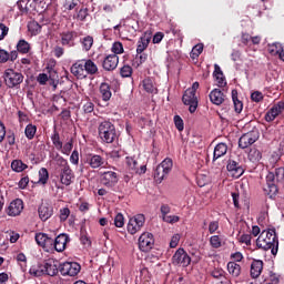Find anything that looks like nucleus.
<instances>
[{
  "label": "nucleus",
  "mask_w": 284,
  "mask_h": 284,
  "mask_svg": "<svg viewBox=\"0 0 284 284\" xmlns=\"http://www.w3.org/2000/svg\"><path fill=\"white\" fill-rule=\"evenodd\" d=\"M256 245L260 250H271L273 256L278 254V236H276V230L271 229L268 231H263L256 240Z\"/></svg>",
  "instance_id": "nucleus-1"
},
{
  "label": "nucleus",
  "mask_w": 284,
  "mask_h": 284,
  "mask_svg": "<svg viewBox=\"0 0 284 284\" xmlns=\"http://www.w3.org/2000/svg\"><path fill=\"white\" fill-rule=\"evenodd\" d=\"M98 132L103 143H114L116 141V128L110 121H103L98 126Z\"/></svg>",
  "instance_id": "nucleus-2"
},
{
  "label": "nucleus",
  "mask_w": 284,
  "mask_h": 284,
  "mask_svg": "<svg viewBox=\"0 0 284 284\" xmlns=\"http://www.w3.org/2000/svg\"><path fill=\"white\" fill-rule=\"evenodd\" d=\"M173 162L172 159L166 158L162 161L161 164H159L154 171V180L156 183H161L163 179H165L170 172H172Z\"/></svg>",
  "instance_id": "nucleus-3"
},
{
  "label": "nucleus",
  "mask_w": 284,
  "mask_h": 284,
  "mask_svg": "<svg viewBox=\"0 0 284 284\" xmlns=\"http://www.w3.org/2000/svg\"><path fill=\"white\" fill-rule=\"evenodd\" d=\"M4 83L7 88H17L23 83V74L14 71V69H7L4 71Z\"/></svg>",
  "instance_id": "nucleus-4"
},
{
  "label": "nucleus",
  "mask_w": 284,
  "mask_h": 284,
  "mask_svg": "<svg viewBox=\"0 0 284 284\" xmlns=\"http://www.w3.org/2000/svg\"><path fill=\"white\" fill-rule=\"evenodd\" d=\"M260 136H261V133L258 132V130H252L247 133H244L239 140V148H241L242 150H245L251 145H254V143L258 141Z\"/></svg>",
  "instance_id": "nucleus-5"
},
{
  "label": "nucleus",
  "mask_w": 284,
  "mask_h": 284,
  "mask_svg": "<svg viewBox=\"0 0 284 284\" xmlns=\"http://www.w3.org/2000/svg\"><path fill=\"white\" fill-rule=\"evenodd\" d=\"M59 272L62 276H77L81 272V264L77 262H64L59 265Z\"/></svg>",
  "instance_id": "nucleus-6"
},
{
  "label": "nucleus",
  "mask_w": 284,
  "mask_h": 284,
  "mask_svg": "<svg viewBox=\"0 0 284 284\" xmlns=\"http://www.w3.org/2000/svg\"><path fill=\"white\" fill-rule=\"evenodd\" d=\"M143 225H145V215L138 214L129 220L126 229L129 234H136V232H141Z\"/></svg>",
  "instance_id": "nucleus-7"
},
{
  "label": "nucleus",
  "mask_w": 284,
  "mask_h": 284,
  "mask_svg": "<svg viewBox=\"0 0 284 284\" xmlns=\"http://www.w3.org/2000/svg\"><path fill=\"white\" fill-rule=\"evenodd\" d=\"M172 263L173 265H181L182 267H187V265L192 263V257H190L184 248H179L172 257Z\"/></svg>",
  "instance_id": "nucleus-8"
},
{
  "label": "nucleus",
  "mask_w": 284,
  "mask_h": 284,
  "mask_svg": "<svg viewBox=\"0 0 284 284\" xmlns=\"http://www.w3.org/2000/svg\"><path fill=\"white\" fill-rule=\"evenodd\" d=\"M182 101L184 105H189V112L191 114H194L196 112V109L199 108V98L196 97V93H192V91H185Z\"/></svg>",
  "instance_id": "nucleus-9"
},
{
  "label": "nucleus",
  "mask_w": 284,
  "mask_h": 284,
  "mask_svg": "<svg viewBox=\"0 0 284 284\" xmlns=\"http://www.w3.org/2000/svg\"><path fill=\"white\" fill-rule=\"evenodd\" d=\"M84 163L90 165L92 170H100L101 168H105L108 165V162L105 161V158L99 155V154H89L87 155Z\"/></svg>",
  "instance_id": "nucleus-10"
},
{
  "label": "nucleus",
  "mask_w": 284,
  "mask_h": 284,
  "mask_svg": "<svg viewBox=\"0 0 284 284\" xmlns=\"http://www.w3.org/2000/svg\"><path fill=\"white\" fill-rule=\"evenodd\" d=\"M100 181L105 187H114L119 183V174L114 171H105L100 173Z\"/></svg>",
  "instance_id": "nucleus-11"
},
{
  "label": "nucleus",
  "mask_w": 284,
  "mask_h": 284,
  "mask_svg": "<svg viewBox=\"0 0 284 284\" xmlns=\"http://www.w3.org/2000/svg\"><path fill=\"white\" fill-rule=\"evenodd\" d=\"M139 247L141 252H150L154 247V235L152 233H142L139 237Z\"/></svg>",
  "instance_id": "nucleus-12"
},
{
  "label": "nucleus",
  "mask_w": 284,
  "mask_h": 284,
  "mask_svg": "<svg viewBox=\"0 0 284 284\" xmlns=\"http://www.w3.org/2000/svg\"><path fill=\"white\" fill-rule=\"evenodd\" d=\"M77 37H79V33L77 31H64L61 33V43L65 48H74L77 45Z\"/></svg>",
  "instance_id": "nucleus-13"
},
{
  "label": "nucleus",
  "mask_w": 284,
  "mask_h": 284,
  "mask_svg": "<svg viewBox=\"0 0 284 284\" xmlns=\"http://www.w3.org/2000/svg\"><path fill=\"white\" fill-rule=\"evenodd\" d=\"M118 65H119V55L116 54H109L102 61V68L106 72H112L113 70H116Z\"/></svg>",
  "instance_id": "nucleus-14"
},
{
  "label": "nucleus",
  "mask_w": 284,
  "mask_h": 284,
  "mask_svg": "<svg viewBox=\"0 0 284 284\" xmlns=\"http://www.w3.org/2000/svg\"><path fill=\"white\" fill-rule=\"evenodd\" d=\"M21 212H23V201L21 199L13 200L7 209L9 216H19Z\"/></svg>",
  "instance_id": "nucleus-15"
},
{
  "label": "nucleus",
  "mask_w": 284,
  "mask_h": 284,
  "mask_svg": "<svg viewBox=\"0 0 284 284\" xmlns=\"http://www.w3.org/2000/svg\"><path fill=\"white\" fill-rule=\"evenodd\" d=\"M227 172L234 176V179H239L243 176L245 170H243V166L240 165L239 162L234 160H229V163L226 165Z\"/></svg>",
  "instance_id": "nucleus-16"
},
{
  "label": "nucleus",
  "mask_w": 284,
  "mask_h": 284,
  "mask_svg": "<svg viewBox=\"0 0 284 284\" xmlns=\"http://www.w3.org/2000/svg\"><path fill=\"white\" fill-rule=\"evenodd\" d=\"M71 74L73 77H77V79H85V64L84 60H78L71 67Z\"/></svg>",
  "instance_id": "nucleus-17"
},
{
  "label": "nucleus",
  "mask_w": 284,
  "mask_h": 284,
  "mask_svg": "<svg viewBox=\"0 0 284 284\" xmlns=\"http://www.w3.org/2000/svg\"><path fill=\"white\" fill-rule=\"evenodd\" d=\"M74 180V172L70 166L64 169H60V182L62 185H72V181Z\"/></svg>",
  "instance_id": "nucleus-18"
},
{
  "label": "nucleus",
  "mask_w": 284,
  "mask_h": 284,
  "mask_svg": "<svg viewBox=\"0 0 284 284\" xmlns=\"http://www.w3.org/2000/svg\"><path fill=\"white\" fill-rule=\"evenodd\" d=\"M69 241L68 234H60L54 239L52 247H54L55 252H64Z\"/></svg>",
  "instance_id": "nucleus-19"
},
{
  "label": "nucleus",
  "mask_w": 284,
  "mask_h": 284,
  "mask_svg": "<svg viewBox=\"0 0 284 284\" xmlns=\"http://www.w3.org/2000/svg\"><path fill=\"white\" fill-rule=\"evenodd\" d=\"M36 242L40 245V247L52 248L54 245V240L45 233L36 234Z\"/></svg>",
  "instance_id": "nucleus-20"
},
{
  "label": "nucleus",
  "mask_w": 284,
  "mask_h": 284,
  "mask_svg": "<svg viewBox=\"0 0 284 284\" xmlns=\"http://www.w3.org/2000/svg\"><path fill=\"white\" fill-rule=\"evenodd\" d=\"M44 264V274L47 276H57L59 274V264L54 260H47Z\"/></svg>",
  "instance_id": "nucleus-21"
},
{
  "label": "nucleus",
  "mask_w": 284,
  "mask_h": 284,
  "mask_svg": "<svg viewBox=\"0 0 284 284\" xmlns=\"http://www.w3.org/2000/svg\"><path fill=\"white\" fill-rule=\"evenodd\" d=\"M210 101L214 105H223L225 102V93L221 91L220 89H213L210 94Z\"/></svg>",
  "instance_id": "nucleus-22"
},
{
  "label": "nucleus",
  "mask_w": 284,
  "mask_h": 284,
  "mask_svg": "<svg viewBox=\"0 0 284 284\" xmlns=\"http://www.w3.org/2000/svg\"><path fill=\"white\" fill-rule=\"evenodd\" d=\"M283 110H284V103L278 102L277 104H275L272 109H270L267 111V113L265 114V121L271 123V121H274V119H276V116H278V114H281V112H283Z\"/></svg>",
  "instance_id": "nucleus-23"
},
{
  "label": "nucleus",
  "mask_w": 284,
  "mask_h": 284,
  "mask_svg": "<svg viewBox=\"0 0 284 284\" xmlns=\"http://www.w3.org/2000/svg\"><path fill=\"white\" fill-rule=\"evenodd\" d=\"M227 154V145L225 142H220L215 145L213 151V163L214 161H217V159H221L222 156H225Z\"/></svg>",
  "instance_id": "nucleus-24"
},
{
  "label": "nucleus",
  "mask_w": 284,
  "mask_h": 284,
  "mask_svg": "<svg viewBox=\"0 0 284 284\" xmlns=\"http://www.w3.org/2000/svg\"><path fill=\"white\" fill-rule=\"evenodd\" d=\"M213 77H215L217 88H225V85H227V82L225 81V75H223V71L221 70V67H219V64L214 65Z\"/></svg>",
  "instance_id": "nucleus-25"
},
{
  "label": "nucleus",
  "mask_w": 284,
  "mask_h": 284,
  "mask_svg": "<svg viewBox=\"0 0 284 284\" xmlns=\"http://www.w3.org/2000/svg\"><path fill=\"white\" fill-rule=\"evenodd\" d=\"M263 272V261L255 260L251 264V276L252 278H258Z\"/></svg>",
  "instance_id": "nucleus-26"
},
{
  "label": "nucleus",
  "mask_w": 284,
  "mask_h": 284,
  "mask_svg": "<svg viewBox=\"0 0 284 284\" xmlns=\"http://www.w3.org/2000/svg\"><path fill=\"white\" fill-rule=\"evenodd\" d=\"M125 165L129 174H136L139 172V161L132 156H126Z\"/></svg>",
  "instance_id": "nucleus-27"
},
{
  "label": "nucleus",
  "mask_w": 284,
  "mask_h": 284,
  "mask_svg": "<svg viewBox=\"0 0 284 284\" xmlns=\"http://www.w3.org/2000/svg\"><path fill=\"white\" fill-rule=\"evenodd\" d=\"M100 94L102 101H110V99H112V89L108 82H102L100 84Z\"/></svg>",
  "instance_id": "nucleus-28"
},
{
  "label": "nucleus",
  "mask_w": 284,
  "mask_h": 284,
  "mask_svg": "<svg viewBox=\"0 0 284 284\" xmlns=\"http://www.w3.org/2000/svg\"><path fill=\"white\" fill-rule=\"evenodd\" d=\"M266 185L268 187V192L276 194L278 189L276 187V175L273 172H270L266 175Z\"/></svg>",
  "instance_id": "nucleus-29"
},
{
  "label": "nucleus",
  "mask_w": 284,
  "mask_h": 284,
  "mask_svg": "<svg viewBox=\"0 0 284 284\" xmlns=\"http://www.w3.org/2000/svg\"><path fill=\"white\" fill-rule=\"evenodd\" d=\"M99 67L91 59L84 60V74H97Z\"/></svg>",
  "instance_id": "nucleus-30"
},
{
  "label": "nucleus",
  "mask_w": 284,
  "mask_h": 284,
  "mask_svg": "<svg viewBox=\"0 0 284 284\" xmlns=\"http://www.w3.org/2000/svg\"><path fill=\"white\" fill-rule=\"evenodd\" d=\"M41 221H48L52 216V206L41 205L38 210Z\"/></svg>",
  "instance_id": "nucleus-31"
},
{
  "label": "nucleus",
  "mask_w": 284,
  "mask_h": 284,
  "mask_svg": "<svg viewBox=\"0 0 284 284\" xmlns=\"http://www.w3.org/2000/svg\"><path fill=\"white\" fill-rule=\"evenodd\" d=\"M232 99L235 112L237 114H241V112H243V102L239 100V91H236L235 89L232 90Z\"/></svg>",
  "instance_id": "nucleus-32"
},
{
  "label": "nucleus",
  "mask_w": 284,
  "mask_h": 284,
  "mask_svg": "<svg viewBox=\"0 0 284 284\" xmlns=\"http://www.w3.org/2000/svg\"><path fill=\"white\" fill-rule=\"evenodd\" d=\"M151 38L143 36L138 41L136 53L145 52L146 48L150 45Z\"/></svg>",
  "instance_id": "nucleus-33"
},
{
  "label": "nucleus",
  "mask_w": 284,
  "mask_h": 284,
  "mask_svg": "<svg viewBox=\"0 0 284 284\" xmlns=\"http://www.w3.org/2000/svg\"><path fill=\"white\" fill-rule=\"evenodd\" d=\"M29 274L31 276H45V268H44V264H38L37 266H31L29 270Z\"/></svg>",
  "instance_id": "nucleus-34"
},
{
  "label": "nucleus",
  "mask_w": 284,
  "mask_h": 284,
  "mask_svg": "<svg viewBox=\"0 0 284 284\" xmlns=\"http://www.w3.org/2000/svg\"><path fill=\"white\" fill-rule=\"evenodd\" d=\"M227 271L235 278L241 276V265H239L236 262H229L227 263Z\"/></svg>",
  "instance_id": "nucleus-35"
},
{
  "label": "nucleus",
  "mask_w": 284,
  "mask_h": 284,
  "mask_svg": "<svg viewBox=\"0 0 284 284\" xmlns=\"http://www.w3.org/2000/svg\"><path fill=\"white\" fill-rule=\"evenodd\" d=\"M82 48L85 52H90L92 50V45H94V38L92 36H87L81 40Z\"/></svg>",
  "instance_id": "nucleus-36"
},
{
  "label": "nucleus",
  "mask_w": 284,
  "mask_h": 284,
  "mask_svg": "<svg viewBox=\"0 0 284 284\" xmlns=\"http://www.w3.org/2000/svg\"><path fill=\"white\" fill-rule=\"evenodd\" d=\"M11 170L13 172H23V170H28V165L21 160H13L11 162Z\"/></svg>",
  "instance_id": "nucleus-37"
},
{
  "label": "nucleus",
  "mask_w": 284,
  "mask_h": 284,
  "mask_svg": "<svg viewBox=\"0 0 284 284\" xmlns=\"http://www.w3.org/2000/svg\"><path fill=\"white\" fill-rule=\"evenodd\" d=\"M51 141L55 150H63V142L61 141V136L59 135V132L57 130L53 131V134L51 135Z\"/></svg>",
  "instance_id": "nucleus-38"
},
{
  "label": "nucleus",
  "mask_w": 284,
  "mask_h": 284,
  "mask_svg": "<svg viewBox=\"0 0 284 284\" xmlns=\"http://www.w3.org/2000/svg\"><path fill=\"white\" fill-rule=\"evenodd\" d=\"M28 30L29 32H31V34H33V37H37V34L41 33V24H39V22L37 21H30L28 23Z\"/></svg>",
  "instance_id": "nucleus-39"
},
{
  "label": "nucleus",
  "mask_w": 284,
  "mask_h": 284,
  "mask_svg": "<svg viewBox=\"0 0 284 284\" xmlns=\"http://www.w3.org/2000/svg\"><path fill=\"white\" fill-rule=\"evenodd\" d=\"M17 50L21 54H28L30 52V43H28V41H26V40H20L17 43Z\"/></svg>",
  "instance_id": "nucleus-40"
},
{
  "label": "nucleus",
  "mask_w": 284,
  "mask_h": 284,
  "mask_svg": "<svg viewBox=\"0 0 284 284\" xmlns=\"http://www.w3.org/2000/svg\"><path fill=\"white\" fill-rule=\"evenodd\" d=\"M143 89L145 92H149L150 94H154L156 92V88H154V83L150 78H146L142 81Z\"/></svg>",
  "instance_id": "nucleus-41"
},
{
  "label": "nucleus",
  "mask_w": 284,
  "mask_h": 284,
  "mask_svg": "<svg viewBox=\"0 0 284 284\" xmlns=\"http://www.w3.org/2000/svg\"><path fill=\"white\" fill-rule=\"evenodd\" d=\"M281 50H283V44L281 42L268 44V52L272 54V57L278 55Z\"/></svg>",
  "instance_id": "nucleus-42"
},
{
  "label": "nucleus",
  "mask_w": 284,
  "mask_h": 284,
  "mask_svg": "<svg viewBox=\"0 0 284 284\" xmlns=\"http://www.w3.org/2000/svg\"><path fill=\"white\" fill-rule=\"evenodd\" d=\"M50 179V174L48 173V169L42 168L39 171V183L42 185H45L48 183V180Z\"/></svg>",
  "instance_id": "nucleus-43"
},
{
  "label": "nucleus",
  "mask_w": 284,
  "mask_h": 284,
  "mask_svg": "<svg viewBox=\"0 0 284 284\" xmlns=\"http://www.w3.org/2000/svg\"><path fill=\"white\" fill-rule=\"evenodd\" d=\"M24 134L29 140L34 139V134H37V126L33 124H28L26 126Z\"/></svg>",
  "instance_id": "nucleus-44"
},
{
  "label": "nucleus",
  "mask_w": 284,
  "mask_h": 284,
  "mask_svg": "<svg viewBox=\"0 0 284 284\" xmlns=\"http://www.w3.org/2000/svg\"><path fill=\"white\" fill-rule=\"evenodd\" d=\"M210 245L211 247H214V250H219L223 244L221 242V236L219 235H213L210 237Z\"/></svg>",
  "instance_id": "nucleus-45"
},
{
  "label": "nucleus",
  "mask_w": 284,
  "mask_h": 284,
  "mask_svg": "<svg viewBox=\"0 0 284 284\" xmlns=\"http://www.w3.org/2000/svg\"><path fill=\"white\" fill-rule=\"evenodd\" d=\"M248 159L253 162L261 161V159H262L261 151H258L257 149H251L248 152Z\"/></svg>",
  "instance_id": "nucleus-46"
},
{
  "label": "nucleus",
  "mask_w": 284,
  "mask_h": 284,
  "mask_svg": "<svg viewBox=\"0 0 284 284\" xmlns=\"http://www.w3.org/2000/svg\"><path fill=\"white\" fill-rule=\"evenodd\" d=\"M120 75L122 77V79H128V78L132 77V67L123 65L120 69Z\"/></svg>",
  "instance_id": "nucleus-47"
},
{
  "label": "nucleus",
  "mask_w": 284,
  "mask_h": 284,
  "mask_svg": "<svg viewBox=\"0 0 284 284\" xmlns=\"http://www.w3.org/2000/svg\"><path fill=\"white\" fill-rule=\"evenodd\" d=\"M148 61V53H136L135 57V64L139 68V65H143V63H145Z\"/></svg>",
  "instance_id": "nucleus-48"
},
{
  "label": "nucleus",
  "mask_w": 284,
  "mask_h": 284,
  "mask_svg": "<svg viewBox=\"0 0 284 284\" xmlns=\"http://www.w3.org/2000/svg\"><path fill=\"white\" fill-rule=\"evenodd\" d=\"M72 148H74V144H73V141L70 140L64 145L62 144V149H60V152H62V154H67L68 156L70 155V152H72Z\"/></svg>",
  "instance_id": "nucleus-49"
},
{
  "label": "nucleus",
  "mask_w": 284,
  "mask_h": 284,
  "mask_svg": "<svg viewBox=\"0 0 284 284\" xmlns=\"http://www.w3.org/2000/svg\"><path fill=\"white\" fill-rule=\"evenodd\" d=\"M162 221H164V223H170L171 225H174V223H179L181 221V217H179L178 215H166L162 216Z\"/></svg>",
  "instance_id": "nucleus-50"
},
{
  "label": "nucleus",
  "mask_w": 284,
  "mask_h": 284,
  "mask_svg": "<svg viewBox=\"0 0 284 284\" xmlns=\"http://www.w3.org/2000/svg\"><path fill=\"white\" fill-rule=\"evenodd\" d=\"M111 51L113 52V54H123L124 50H123V43L121 42H114Z\"/></svg>",
  "instance_id": "nucleus-51"
},
{
  "label": "nucleus",
  "mask_w": 284,
  "mask_h": 284,
  "mask_svg": "<svg viewBox=\"0 0 284 284\" xmlns=\"http://www.w3.org/2000/svg\"><path fill=\"white\" fill-rule=\"evenodd\" d=\"M203 52V44H196L195 47H193L192 51H191V57L192 59H196L199 58V55Z\"/></svg>",
  "instance_id": "nucleus-52"
},
{
  "label": "nucleus",
  "mask_w": 284,
  "mask_h": 284,
  "mask_svg": "<svg viewBox=\"0 0 284 284\" xmlns=\"http://www.w3.org/2000/svg\"><path fill=\"white\" fill-rule=\"evenodd\" d=\"M114 225H115V227H123V225H125V219L123 217V214L118 213L115 215Z\"/></svg>",
  "instance_id": "nucleus-53"
},
{
  "label": "nucleus",
  "mask_w": 284,
  "mask_h": 284,
  "mask_svg": "<svg viewBox=\"0 0 284 284\" xmlns=\"http://www.w3.org/2000/svg\"><path fill=\"white\" fill-rule=\"evenodd\" d=\"M213 278H217V281H221L225 276V271L222 268H214L211 273Z\"/></svg>",
  "instance_id": "nucleus-54"
},
{
  "label": "nucleus",
  "mask_w": 284,
  "mask_h": 284,
  "mask_svg": "<svg viewBox=\"0 0 284 284\" xmlns=\"http://www.w3.org/2000/svg\"><path fill=\"white\" fill-rule=\"evenodd\" d=\"M57 165H59L60 170H63L64 168H70V164H68V160L63 159V156L58 155L57 159Z\"/></svg>",
  "instance_id": "nucleus-55"
},
{
  "label": "nucleus",
  "mask_w": 284,
  "mask_h": 284,
  "mask_svg": "<svg viewBox=\"0 0 284 284\" xmlns=\"http://www.w3.org/2000/svg\"><path fill=\"white\" fill-rule=\"evenodd\" d=\"M174 123H175L176 130H179V132H183L184 130L183 119H181L179 115H175Z\"/></svg>",
  "instance_id": "nucleus-56"
},
{
  "label": "nucleus",
  "mask_w": 284,
  "mask_h": 284,
  "mask_svg": "<svg viewBox=\"0 0 284 284\" xmlns=\"http://www.w3.org/2000/svg\"><path fill=\"white\" fill-rule=\"evenodd\" d=\"M251 100L254 101L255 103H261V101H263V93L260 91H254L251 94Z\"/></svg>",
  "instance_id": "nucleus-57"
},
{
  "label": "nucleus",
  "mask_w": 284,
  "mask_h": 284,
  "mask_svg": "<svg viewBox=\"0 0 284 284\" xmlns=\"http://www.w3.org/2000/svg\"><path fill=\"white\" fill-rule=\"evenodd\" d=\"M8 61H10V53L3 49H0V63H7Z\"/></svg>",
  "instance_id": "nucleus-58"
},
{
  "label": "nucleus",
  "mask_w": 284,
  "mask_h": 284,
  "mask_svg": "<svg viewBox=\"0 0 284 284\" xmlns=\"http://www.w3.org/2000/svg\"><path fill=\"white\" fill-rule=\"evenodd\" d=\"M68 216H70V209L63 207L60 210V221H68Z\"/></svg>",
  "instance_id": "nucleus-59"
},
{
  "label": "nucleus",
  "mask_w": 284,
  "mask_h": 284,
  "mask_svg": "<svg viewBox=\"0 0 284 284\" xmlns=\"http://www.w3.org/2000/svg\"><path fill=\"white\" fill-rule=\"evenodd\" d=\"M83 112L85 114H91V112H94V103L92 102H87L83 104Z\"/></svg>",
  "instance_id": "nucleus-60"
},
{
  "label": "nucleus",
  "mask_w": 284,
  "mask_h": 284,
  "mask_svg": "<svg viewBox=\"0 0 284 284\" xmlns=\"http://www.w3.org/2000/svg\"><path fill=\"white\" fill-rule=\"evenodd\" d=\"M273 174L275 175L276 181H283V179H284V168L275 169V172Z\"/></svg>",
  "instance_id": "nucleus-61"
},
{
  "label": "nucleus",
  "mask_w": 284,
  "mask_h": 284,
  "mask_svg": "<svg viewBox=\"0 0 284 284\" xmlns=\"http://www.w3.org/2000/svg\"><path fill=\"white\" fill-rule=\"evenodd\" d=\"M70 162L72 163V165H79V151L78 150H74L71 153Z\"/></svg>",
  "instance_id": "nucleus-62"
},
{
  "label": "nucleus",
  "mask_w": 284,
  "mask_h": 284,
  "mask_svg": "<svg viewBox=\"0 0 284 284\" xmlns=\"http://www.w3.org/2000/svg\"><path fill=\"white\" fill-rule=\"evenodd\" d=\"M37 81L40 83V85H45V83H48V74L40 73L37 78Z\"/></svg>",
  "instance_id": "nucleus-63"
},
{
  "label": "nucleus",
  "mask_w": 284,
  "mask_h": 284,
  "mask_svg": "<svg viewBox=\"0 0 284 284\" xmlns=\"http://www.w3.org/2000/svg\"><path fill=\"white\" fill-rule=\"evenodd\" d=\"M219 230V223L216 221H213L209 224V232L210 234H214Z\"/></svg>",
  "instance_id": "nucleus-64"
}]
</instances>
